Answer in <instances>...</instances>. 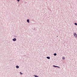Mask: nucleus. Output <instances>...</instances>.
Segmentation results:
<instances>
[{
    "instance_id": "1",
    "label": "nucleus",
    "mask_w": 77,
    "mask_h": 77,
    "mask_svg": "<svg viewBox=\"0 0 77 77\" xmlns=\"http://www.w3.org/2000/svg\"><path fill=\"white\" fill-rule=\"evenodd\" d=\"M74 36L75 37V38H77V35L75 32L73 34Z\"/></svg>"
},
{
    "instance_id": "2",
    "label": "nucleus",
    "mask_w": 77,
    "mask_h": 77,
    "mask_svg": "<svg viewBox=\"0 0 77 77\" xmlns=\"http://www.w3.org/2000/svg\"><path fill=\"white\" fill-rule=\"evenodd\" d=\"M13 41H16V39L15 38L13 39Z\"/></svg>"
},
{
    "instance_id": "3",
    "label": "nucleus",
    "mask_w": 77,
    "mask_h": 77,
    "mask_svg": "<svg viewBox=\"0 0 77 77\" xmlns=\"http://www.w3.org/2000/svg\"><path fill=\"white\" fill-rule=\"evenodd\" d=\"M62 58L63 60L65 59V58L64 57H63Z\"/></svg>"
},
{
    "instance_id": "4",
    "label": "nucleus",
    "mask_w": 77,
    "mask_h": 77,
    "mask_svg": "<svg viewBox=\"0 0 77 77\" xmlns=\"http://www.w3.org/2000/svg\"><path fill=\"white\" fill-rule=\"evenodd\" d=\"M47 59H50V57H47Z\"/></svg>"
},
{
    "instance_id": "5",
    "label": "nucleus",
    "mask_w": 77,
    "mask_h": 77,
    "mask_svg": "<svg viewBox=\"0 0 77 77\" xmlns=\"http://www.w3.org/2000/svg\"><path fill=\"white\" fill-rule=\"evenodd\" d=\"M16 68H19V66H16Z\"/></svg>"
},
{
    "instance_id": "6",
    "label": "nucleus",
    "mask_w": 77,
    "mask_h": 77,
    "mask_svg": "<svg viewBox=\"0 0 77 77\" xmlns=\"http://www.w3.org/2000/svg\"><path fill=\"white\" fill-rule=\"evenodd\" d=\"M27 22H28V23H29V20H27Z\"/></svg>"
},
{
    "instance_id": "7",
    "label": "nucleus",
    "mask_w": 77,
    "mask_h": 77,
    "mask_svg": "<svg viewBox=\"0 0 77 77\" xmlns=\"http://www.w3.org/2000/svg\"><path fill=\"white\" fill-rule=\"evenodd\" d=\"M54 56H56V55H57V54L56 53H54Z\"/></svg>"
},
{
    "instance_id": "8",
    "label": "nucleus",
    "mask_w": 77,
    "mask_h": 77,
    "mask_svg": "<svg viewBox=\"0 0 77 77\" xmlns=\"http://www.w3.org/2000/svg\"><path fill=\"white\" fill-rule=\"evenodd\" d=\"M53 66L54 67H57V66H54V65H53Z\"/></svg>"
},
{
    "instance_id": "9",
    "label": "nucleus",
    "mask_w": 77,
    "mask_h": 77,
    "mask_svg": "<svg viewBox=\"0 0 77 77\" xmlns=\"http://www.w3.org/2000/svg\"><path fill=\"white\" fill-rule=\"evenodd\" d=\"M74 24H75V25H76V26H77V23H74Z\"/></svg>"
},
{
    "instance_id": "10",
    "label": "nucleus",
    "mask_w": 77,
    "mask_h": 77,
    "mask_svg": "<svg viewBox=\"0 0 77 77\" xmlns=\"http://www.w3.org/2000/svg\"><path fill=\"white\" fill-rule=\"evenodd\" d=\"M57 68H60V67H59L58 66H57Z\"/></svg>"
},
{
    "instance_id": "11",
    "label": "nucleus",
    "mask_w": 77,
    "mask_h": 77,
    "mask_svg": "<svg viewBox=\"0 0 77 77\" xmlns=\"http://www.w3.org/2000/svg\"><path fill=\"white\" fill-rule=\"evenodd\" d=\"M20 74L21 75L22 74V73H21V72H20Z\"/></svg>"
},
{
    "instance_id": "12",
    "label": "nucleus",
    "mask_w": 77,
    "mask_h": 77,
    "mask_svg": "<svg viewBox=\"0 0 77 77\" xmlns=\"http://www.w3.org/2000/svg\"><path fill=\"white\" fill-rule=\"evenodd\" d=\"M19 0H18V2H19Z\"/></svg>"
}]
</instances>
